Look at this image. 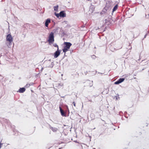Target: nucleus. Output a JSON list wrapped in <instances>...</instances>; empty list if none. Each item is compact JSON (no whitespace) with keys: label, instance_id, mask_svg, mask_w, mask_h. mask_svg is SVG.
Masks as SVG:
<instances>
[{"label":"nucleus","instance_id":"1","mask_svg":"<svg viewBox=\"0 0 149 149\" xmlns=\"http://www.w3.org/2000/svg\"><path fill=\"white\" fill-rule=\"evenodd\" d=\"M6 40L7 41H8L7 42L6 44L8 47L9 48H10L13 40V38L10 34H9L7 35Z\"/></svg>","mask_w":149,"mask_h":149},{"label":"nucleus","instance_id":"2","mask_svg":"<svg viewBox=\"0 0 149 149\" xmlns=\"http://www.w3.org/2000/svg\"><path fill=\"white\" fill-rule=\"evenodd\" d=\"M64 44L65 45V46L63 50V52L65 53L68 50V49L70 48L72 44L70 42H65Z\"/></svg>","mask_w":149,"mask_h":149},{"label":"nucleus","instance_id":"3","mask_svg":"<svg viewBox=\"0 0 149 149\" xmlns=\"http://www.w3.org/2000/svg\"><path fill=\"white\" fill-rule=\"evenodd\" d=\"M54 33L51 32L50 33L49 36V39L48 40V41L50 44H52L54 42Z\"/></svg>","mask_w":149,"mask_h":149},{"label":"nucleus","instance_id":"4","mask_svg":"<svg viewBox=\"0 0 149 149\" xmlns=\"http://www.w3.org/2000/svg\"><path fill=\"white\" fill-rule=\"evenodd\" d=\"M113 2L111 0H108L106 2V5L105 7L109 10L111 7Z\"/></svg>","mask_w":149,"mask_h":149},{"label":"nucleus","instance_id":"5","mask_svg":"<svg viewBox=\"0 0 149 149\" xmlns=\"http://www.w3.org/2000/svg\"><path fill=\"white\" fill-rule=\"evenodd\" d=\"M109 10V9L105 7H104L103 9V10L101 12L100 14L101 15H103V16L104 15H107L108 14L107 13V12Z\"/></svg>","mask_w":149,"mask_h":149},{"label":"nucleus","instance_id":"6","mask_svg":"<svg viewBox=\"0 0 149 149\" xmlns=\"http://www.w3.org/2000/svg\"><path fill=\"white\" fill-rule=\"evenodd\" d=\"M125 80V79L124 78H121L119 79L118 81L114 82L115 84H119L123 82Z\"/></svg>","mask_w":149,"mask_h":149},{"label":"nucleus","instance_id":"7","mask_svg":"<svg viewBox=\"0 0 149 149\" xmlns=\"http://www.w3.org/2000/svg\"><path fill=\"white\" fill-rule=\"evenodd\" d=\"M61 52L59 50V49H57V50L54 53V57L55 58H57L60 54Z\"/></svg>","mask_w":149,"mask_h":149},{"label":"nucleus","instance_id":"8","mask_svg":"<svg viewBox=\"0 0 149 149\" xmlns=\"http://www.w3.org/2000/svg\"><path fill=\"white\" fill-rule=\"evenodd\" d=\"M60 17H64L66 16V14L64 11H62L60 12Z\"/></svg>","mask_w":149,"mask_h":149},{"label":"nucleus","instance_id":"9","mask_svg":"<svg viewBox=\"0 0 149 149\" xmlns=\"http://www.w3.org/2000/svg\"><path fill=\"white\" fill-rule=\"evenodd\" d=\"M50 22V19L49 18L47 19L45 22V26L46 27H48V24Z\"/></svg>","mask_w":149,"mask_h":149},{"label":"nucleus","instance_id":"10","mask_svg":"<svg viewBox=\"0 0 149 149\" xmlns=\"http://www.w3.org/2000/svg\"><path fill=\"white\" fill-rule=\"evenodd\" d=\"M59 109L61 115L63 116H65V115L64 111L60 107H59Z\"/></svg>","mask_w":149,"mask_h":149},{"label":"nucleus","instance_id":"11","mask_svg":"<svg viewBox=\"0 0 149 149\" xmlns=\"http://www.w3.org/2000/svg\"><path fill=\"white\" fill-rule=\"evenodd\" d=\"M25 91V89L24 88H20L17 92H19L20 93H23Z\"/></svg>","mask_w":149,"mask_h":149},{"label":"nucleus","instance_id":"12","mask_svg":"<svg viewBox=\"0 0 149 149\" xmlns=\"http://www.w3.org/2000/svg\"><path fill=\"white\" fill-rule=\"evenodd\" d=\"M49 128L54 132H56L58 130V129L57 128H56L52 127H51L50 125H49Z\"/></svg>","mask_w":149,"mask_h":149},{"label":"nucleus","instance_id":"13","mask_svg":"<svg viewBox=\"0 0 149 149\" xmlns=\"http://www.w3.org/2000/svg\"><path fill=\"white\" fill-rule=\"evenodd\" d=\"M118 4H116L114 6V7H113V9L112 13V14L113 13L114 11H115L118 8Z\"/></svg>","mask_w":149,"mask_h":149},{"label":"nucleus","instance_id":"14","mask_svg":"<svg viewBox=\"0 0 149 149\" xmlns=\"http://www.w3.org/2000/svg\"><path fill=\"white\" fill-rule=\"evenodd\" d=\"M58 5H57L55 6H54V10L55 11H56L58 10Z\"/></svg>","mask_w":149,"mask_h":149},{"label":"nucleus","instance_id":"15","mask_svg":"<svg viewBox=\"0 0 149 149\" xmlns=\"http://www.w3.org/2000/svg\"><path fill=\"white\" fill-rule=\"evenodd\" d=\"M54 63L53 62H52L51 63V65L48 66L49 68H52L54 66Z\"/></svg>","mask_w":149,"mask_h":149},{"label":"nucleus","instance_id":"16","mask_svg":"<svg viewBox=\"0 0 149 149\" xmlns=\"http://www.w3.org/2000/svg\"><path fill=\"white\" fill-rule=\"evenodd\" d=\"M58 88H60L61 86H62L63 85V84L62 83H59L58 84H57Z\"/></svg>","mask_w":149,"mask_h":149},{"label":"nucleus","instance_id":"17","mask_svg":"<svg viewBox=\"0 0 149 149\" xmlns=\"http://www.w3.org/2000/svg\"><path fill=\"white\" fill-rule=\"evenodd\" d=\"M55 15L57 17H58L59 16L60 17V14L59 13H55Z\"/></svg>","mask_w":149,"mask_h":149},{"label":"nucleus","instance_id":"18","mask_svg":"<svg viewBox=\"0 0 149 149\" xmlns=\"http://www.w3.org/2000/svg\"><path fill=\"white\" fill-rule=\"evenodd\" d=\"M53 46L55 47H57V49H58V46L56 43H54L53 44Z\"/></svg>","mask_w":149,"mask_h":149},{"label":"nucleus","instance_id":"19","mask_svg":"<svg viewBox=\"0 0 149 149\" xmlns=\"http://www.w3.org/2000/svg\"><path fill=\"white\" fill-rule=\"evenodd\" d=\"M116 50H118L119 49H120L122 48V46L121 45H120L119 47H116Z\"/></svg>","mask_w":149,"mask_h":149},{"label":"nucleus","instance_id":"20","mask_svg":"<svg viewBox=\"0 0 149 149\" xmlns=\"http://www.w3.org/2000/svg\"><path fill=\"white\" fill-rule=\"evenodd\" d=\"M30 84H27L25 86V87L26 88H28L30 87Z\"/></svg>","mask_w":149,"mask_h":149},{"label":"nucleus","instance_id":"21","mask_svg":"<svg viewBox=\"0 0 149 149\" xmlns=\"http://www.w3.org/2000/svg\"><path fill=\"white\" fill-rule=\"evenodd\" d=\"M3 145V143H1V142L0 143V149L1 148V146Z\"/></svg>","mask_w":149,"mask_h":149},{"label":"nucleus","instance_id":"22","mask_svg":"<svg viewBox=\"0 0 149 149\" xmlns=\"http://www.w3.org/2000/svg\"><path fill=\"white\" fill-rule=\"evenodd\" d=\"M147 33H146L145 34V35L144 36V38H145L147 36Z\"/></svg>","mask_w":149,"mask_h":149},{"label":"nucleus","instance_id":"23","mask_svg":"<svg viewBox=\"0 0 149 149\" xmlns=\"http://www.w3.org/2000/svg\"><path fill=\"white\" fill-rule=\"evenodd\" d=\"M107 19H105V24H106L107 22Z\"/></svg>","mask_w":149,"mask_h":149},{"label":"nucleus","instance_id":"24","mask_svg":"<svg viewBox=\"0 0 149 149\" xmlns=\"http://www.w3.org/2000/svg\"><path fill=\"white\" fill-rule=\"evenodd\" d=\"M30 86H31V85H33L34 84V83H30Z\"/></svg>","mask_w":149,"mask_h":149},{"label":"nucleus","instance_id":"25","mask_svg":"<svg viewBox=\"0 0 149 149\" xmlns=\"http://www.w3.org/2000/svg\"><path fill=\"white\" fill-rule=\"evenodd\" d=\"M73 105H74V106H75H75H76L75 104V103H74V102H73Z\"/></svg>","mask_w":149,"mask_h":149},{"label":"nucleus","instance_id":"26","mask_svg":"<svg viewBox=\"0 0 149 149\" xmlns=\"http://www.w3.org/2000/svg\"><path fill=\"white\" fill-rule=\"evenodd\" d=\"M147 64H148L147 65H149V63H148Z\"/></svg>","mask_w":149,"mask_h":149},{"label":"nucleus","instance_id":"27","mask_svg":"<svg viewBox=\"0 0 149 149\" xmlns=\"http://www.w3.org/2000/svg\"><path fill=\"white\" fill-rule=\"evenodd\" d=\"M62 148H58V149H61Z\"/></svg>","mask_w":149,"mask_h":149},{"label":"nucleus","instance_id":"28","mask_svg":"<svg viewBox=\"0 0 149 149\" xmlns=\"http://www.w3.org/2000/svg\"><path fill=\"white\" fill-rule=\"evenodd\" d=\"M74 142H77V141H74Z\"/></svg>","mask_w":149,"mask_h":149},{"label":"nucleus","instance_id":"29","mask_svg":"<svg viewBox=\"0 0 149 149\" xmlns=\"http://www.w3.org/2000/svg\"><path fill=\"white\" fill-rule=\"evenodd\" d=\"M89 101L91 102V100H89Z\"/></svg>","mask_w":149,"mask_h":149},{"label":"nucleus","instance_id":"30","mask_svg":"<svg viewBox=\"0 0 149 149\" xmlns=\"http://www.w3.org/2000/svg\"><path fill=\"white\" fill-rule=\"evenodd\" d=\"M50 60H50V59H49V61H50Z\"/></svg>","mask_w":149,"mask_h":149},{"label":"nucleus","instance_id":"31","mask_svg":"<svg viewBox=\"0 0 149 149\" xmlns=\"http://www.w3.org/2000/svg\"><path fill=\"white\" fill-rule=\"evenodd\" d=\"M144 69H144V68L142 70H143Z\"/></svg>","mask_w":149,"mask_h":149},{"label":"nucleus","instance_id":"32","mask_svg":"<svg viewBox=\"0 0 149 149\" xmlns=\"http://www.w3.org/2000/svg\"><path fill=\"white\" fill-rule=\"evenodd\" d=\"M144 61V60H142V61Z\"/></svg>","mask_w":149,"mask_h":149}]
</instances>
